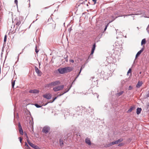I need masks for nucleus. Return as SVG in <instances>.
<instances>
[{"mask_svg": "<svg viewBox=\"0 0 149 149\" xmlns=\"http://www.w3.org/2000/svg\"><path fill=\"white\" fill-rule=\"evenodd\" d=\"M135 108L134 107H131L127 111V113H129L131 112Z\"/></svg>", "mask_w": 149, "mask_h": 149, "instance_id": "obj_17", "label": "nucleus"}, {"mask_svg": "<svg viewBox=\"0 0 149 149\" xmlns=\"http://www.w3.org/2000/svg\"><path fill=\"white\" fill-rule=\"evenodd\" d=\"M35 70L36 72L38 74V75L39 76H41L42 74V72H41L39 70L38 68L36 67H35Z\"/></svg>", "mask_w": 149, "mask_h": 149, "instance_id": "obj_6", "label": "nucleus"}, {"mask_svg": "<svg viewBox=\"0 0 149 149\" xmlns=\"http://www.w3.org/2000/svg\"><path fill=\"white\" fill-rule=\"evenodd\" d=\"M147 106L149 107V102L148 103Z\"/></svg>", "mask_w": 149, "mask_h": 149, "instance_id": "obj_41", "label": "nucleus"}, {"mask_svg": "<svg viewBox=\"0 0 149 149\" xmlns=\"http://www.w3.org/2000/svg\"><path fill=\"white\" fill-rule=\"evenodd\" d=\"M25 146L26 147H29L28 145L27 144V143H26V142L25 143Z\"/></svg>", "mask_w": 149, "mask_h": 149, "instance_id": "obj_34", "label": "nucleus"}, {"mask_svg": "<svg viewBox=\"0 0 149 149\" xmlns=\"http://www.w3.org/2000/svg\"><path fill=\"white\" fill-rule=\"evenodd\" d=\"M70 89V88H68L66 89L64 91V92L62 94L60 95V96L62 95L64 93H65L66 92H68L69 90Z\"/></svg>", "mask_w": 149, "mask_h": 149, "instance_id": "obj_19", "label": "nucleus"}, {"mask_svg": "<svg viewBox=\"0 0 149 149\" xmlns=\"http://www.w3.org/2000/svg\"><path fill=\"white\" fill-rule=\"evenodd\" d=\"M55 100L54 98H53V100H52V102H53Z\"/></svg>", "mask_w": 149, "mask_h": 149, "instance_id": "obj_38", "label": "nucleus"}, {"mask_svg": "<svg viewBox=\"0 0 149 149\" xmlns=\"http://www.w3.org/2000/svg\"><path fill=\"white\" fill-rule=\"evenodd\" d=\"M61 84V82L59 81H56L48 84L47 85L48 87L51 86H55Z\"/></svg>", "mask_w": 149, "mask_h": 149, "instance_id": "obj_2", "label": "nucleus"}, {"mask_svg": "<svg viewBox=\"0 0 149 149\" xmlns=\"http://www.w3.org/2000/svg\"><path fill=\"white\" fill-rule=\"evenodd\" d=\"M18 127H19V133H20V134L21 135H23V132L22 128L21 125H20V123L19 124Z\"/></svg>", "mask_w": 149, "mask_h": 149, "instance_id": "obj_8", "label": "nucleus"}, {"mask_svg": "<svg viewBox=\"0 0 149 149\" xmlns=\"http://www.w3.org/2000/svg\"><path fill=\"white\" fill-rule=\"evenodd\" d=\"M132 72V70L131 68H130L127 72V75H129V73H131Z\"/></svg>", "mask_w": 149, "mask_h": 149, "instance_id": "obj_23", "label": "nucleus"}, {"mask_svg": "<svg viewBox=\"0 0 149 149\" xmlns=\"http://www.w3.org/2000/svg\"><path fill=\"white\" fill-rule=\"evenodd\" d=\"M96 47V45L95 43H94L93 44V47L92 48V50H91V54H93L94 52V51L95 50V48Z\"/></svg>", "mask_w": 149, "mask_h": 149, "instance_id": "obj_14", "label": "nucleus"}, {"mask_svg": "<svg viewBox=\"0 0 149 149\" xmlns=\"http://www.w3.org/2000/svg\"><path fill=\"white\" fill-rule=\"evenodd\" d=\"M19 141H20V143H22V139L21 138V137H19Z\"/></svg>", "mask_w": 149, "mask_h": 149, "instance_id": "obj_31", "label": "nucleus"}, {"mask_svg": "<svg viewBox=\"0 0 149 149\" xmlns=\"http://www.w3.org/2000/svg\"><path fill=\"white\" fill-rule=\"evenodd\" d=\"M39 92V91L37 89H33L30 90L29 92L31 93H37Z\"/></svg>", "mask_w": 149, "mask_h": 149, "instance_id": "obj_11", "label": "nucleus"}, {"mask_svg": "<svg viewBox=\"0 0 149 149\" xmlns=\"http://www.w3.org/2000/svg\"><path fill=\"white\" fill-rule=\"evenodd\" d=\"M141 108H138L136 109V113L137 114H139L141 113Z\"/></svg>", "mask_w": 149, "mask_h": 149, "instance_id": "obj_18", "label": "nucleus"}, {"mask_svg": "<svg viewBox=\"0 0 149 149\" xmlns=\"http://www.w3.org/2000/svg\"><path fill=\"white\" fill-rule=\"evenodd\" d=\"M64 87L63 85H61L58 86H55L53 88V90L55 92L62 90Z\"/></svg>", "mask_w": 149, "mask_h": 149, "instance_id": "obj_1", "label": "nucleus"}, {"mask_svg": "<svg viewBox=\"0 0 149 149\" xmlns=\"http://www.w3.org/2000/svg\"><path fill=\"white\" fill-rule=\"evenodd\" d=\"M38 51L39 50L37 49V47L36 46L35 49V52L37 53Z\"/></svg>", "mask_w": 149, "mask_h": 149, "instance_id": "obj_28", "label": "nucleus"}, {"mask_svg": "<svg viewBox=\"0 0 149 149\" xmlns=\"http://www.w3.org/2000/svg\"><path fill=\"white\" fill-rule=\"evenodd\" d=\"M120 142V140H118L117 141H114L113 142L111 143V145H113L115 144H118Z\"/></svg>", "mask_w": 149, "mask_h": 149, "instance_id": "obj_16", "label": "nucleus"}, {"mask_svg": "<svg viewBox=\"0 0 149 149\" xmlns=\"http://www.w3.org/2000/svg\"><path fill=\"white\" fill-rule=\"evenodd\" d=\"M27 141L28 144L31 147H32L33 148L35 145L32 143H31L29 140V139L27 140Z\"/></svg>", "mask_w": 149, "mask_h": 149, "instance_id": "obj_15", "label": "nucleus"}, {"mask_svg": "<svg viewBox=\"0 0 149 149\" xmlns=\"http://www.w3.org/2000/svg\"><path fill=\"white\" fill-rule=\"evenodd\" d=\"M81 69H82V68H81V69H80V70L79 73V74L77 76V77L76 78V79L78 77V76H79V74L81 72Z\"/></svg>", "mask_w": 149, "mask_h": 149, "instance_id": "obj_32", "label": "nucleus"}, {"mask_svg": "<svg viewBox=\"0 0 149 149\" xmlns=\"http://www.w3.org/2000/svg\"><path fill=\"white\" fill-rule=\"evenodd\" d=\"M85 142L89 145H91V144L90 139L87 137L85 139Z\"/></svg>", "mask_w": 149, "mask_h": 149, "instance_id": "obj_10", "label": "nucleus"}, {"mask_svg": "<svg viewBox=\"0 0 149 149\" xmlns=\"http://www.w3.org/2000/svg\"><path fill=\"white\" fill-rule=\"evenodd\" d=\"M12 86L13 88L14 87V85L15 84V81H14L13 82H12Z\"/></svg>", "mask_w": 149, "mask_h": 149, "instance_id": "obj_27", "label": "nucleus"}, {"mask_svg": "<svg viewBox=\"0 0 149 149\" xmlns=\"http://www.w3.org/2000/svg\"><path fill=\"white\" fill-rule=\"evenodd\" d=\"M146 43V40L145 39H143L141 41V45H142L145 44Z\"/></svg>", "mask_w": 149, "mask_h": 149, "instance_id": "obj_20", "label": "nucleus"}, {"mask_svg": "<svg viewBox=\"0 0 149 149\" xmlns=\"http://www.w3.org/2000/svg\"><path fill=\"white\" fill-rule=\"evenodd\" d=\"M93 1L94 2V4H95L96 3V0H93Z\"/></svg>", "mask_w": 149, "mask_h": 149, "instance_id": "obj_35", "label": "nucleus"}, {"mask_svg": "<svg viewBox=\"0 0 149 149\" xmlns=\"http://www.w3.org/2000/svg\"><path fill=\"white\" fill-rule=\"evenodd\" d=\"M22 19V17H20L16 19L15 22V24L17 25V28L19 25L21 24V22Z\"/></svg>", "mask_w": 149, "mask_h": 149, "instance_id": "obj_3", "label": "nucleus"}, {"mask_svg": "<svg viewBox=\"0 0 149 149\" xmlns=\"http://www.w3.org/2000/svg\"><path fill=\"white\" fill-rule=\"evenodd\" d=\"M114 19H113L112 21H111L109 22V23H108V24H107L106 25V26H105V29H104V31H106V29H107V27L108 26V25H109V24L110 23V22H112L113 21V20H114Z\"/></svg>", "mask_w": 149, "mask_h": 149, "instance_id": "obj_21", "label": "nucleus"}, {"mask_svg": "<svg viewBox=\"0 0 149 149\" xmlns=\"http://www.w3.org/2000/svg\"><path fill=\"white\" fill-rule=\"evenodd\" d=\"M35 106L37 108L40 107H41V106H40L38 104H35Z\"/></svg>", "mask_w": 149, "mask_h": 149, "instance_id": "obj_29", "label": "nucleus"}, {"mask_svg": "<svg viewBox=\"0 0 149 149\" xmlns=\"http://www.w3.org/2000/svg\"><path fill=\"white\" fill-rule=\"evenodd\" d=\"M15 2L16 4H17V0H15Z\"/></svg>", "mask_w": 149, "mask_h": 149, "instance_id": "obj_36", "label": "nucleus"}, {"mask_svg": "<svg viewBox=\"0 0 149 149\" xmlns=\"http://www.w3.org/2000/svg\"><path fill=\"white\" fill-rule=\"evenodd\" d=\"M70 62H71V63H73L74 62V60H72V59H71V60H70Z\"/></svg>", "mask_w": 149, "mask_h": 149, "instance_id": "obj_33", "label": "nucleus"}, {"mask_svg": "<svg viewBox=\"0 0 149 149\" xmlns=\"http://www.w3.org/2000/svg\"><path fill=\"white\" fill-rule=\"evenodd\" d=\"M132 88V87L131 86H130L129 87V90H131V89Z\"/></svg>", "mask_w": 149, "mask_h": 149, "instance_id": "obj_37", "label": "nucleus"}, {"mask_svg": "<svg viewBox=\"0 0 149 149\" xmlns=\"http://www.w3.org/2000/svg\"><path fill=\"white\" fill-rule=\"evenodd\" d=\"M50 128L49 127H45L42 129V131L45 133H47L49 131Z\"/></svg>", "mask_w": 149, "mask_h": 149, "instance_id": "obj_7", "label": "nucleus"}, {"mask_svg": "<svg viewBox=\"0 0 149 149\" xmlns=\"http://www.w3.org/2000/svg\"><path fill=\"white\" fill-rule=\"evenodd\" d=\"M59 143H60V145L61 146H62V145H63V141L62 140H61V139H60L59 140Z\"/></svg>", "mask_w": 149, "mask_h": 149, "instance_id": "obj_24", "label": "nucleus"}, {"mask_svg": "<svg viewBox=\"0 0 149 149\" xmlns=\"http://www.w3.org/2000/svg\"><path fill=\"white\" fill-rule=\"evenodd\" d=\"M33 148L35 149H40V148L38 146L35 145Z\"/></svg>", "mask_w": 149, "mask_h": 149, "instance_id": "obj_25", "label": "nucleus"}, {"mask_svg": "<svg viewBox=\"0 0 149 149\" xmlns=\"http://www.w3.org/2000/svg\"><path fill=\"white\" fill-rule=\"evenodd\" d=\"M58 96V95L57 97H55V98H54V99L55 100H56V99L57 98V97Z\"/></svg>", "mask_w": 149, "mask_h": 149, "instance_id": "obj_40", "label": "nucleus"}, {"mask_svg": "<svg viewBox=\"0 0 149 149\" xmlns=\"http://www.w3.org/2000/svg\"><path fill=\"white\" fill-rule=\"evenodd\" d=\"M146 97H149V91H148V93L147 94H146Z\"/></svg>", "mask_w": 149, "mask_h": 149, "instance_id": "obj_30", "label": "nucleus"}, {"mask_svg": "<svg viewBox=\"0 0 149 149\" xmlns=\"http://www.w3.org/2000/svg\"><path fill=\"white\" fill-rule=\"evenodd\" d=\"M58 71L59 73L61 74H63L65 73L64 68H59L58 70Z\"/></svg>", "mask_w": 149, "mask_h": 149, "instance_id": "obj_9", "label": "nucleus"}, {"mask_svg": "<svg viewBox=\"0 0 149 149\" xmlns=\"http://www.w3.org/2000/svg\"><path fill=\"white\" fill-rule=\"evenodd\" d=\"M111 17H112L113 18V16H111Z\"/></svg>", "mask_w": 149, "mask_h": 149, "instance_id": "obj_43", "label": "nucleus"}, {"mask_svg": "<svg viewBox=\"0 0 149 149\" xmlns=\"http://www.w3.org/2000/svg\"><path fill=\"white\" fill-rule=\"evenodd\" d=\"M142 84L143 82L142 81H139L136 84V86L137 88H139Z\"/></svg>", "mask_w": 149, "mask_h": 149, "instance_id": "obj_13", "label": "nucleus"}, {"mask_svg": "<svg viewBox=\"0 0 149 149\" xmlns=\"http://www.w3.org/2000/svg\"><path fill=\"white\" fill-rule=\"evenodd\" d=\"M7 37V35H6L4 36V42H6V41Z\"/></svg>", "mask_w": 149, "mask_h": 149, "instance_id": "obj_26", "label": "nucleus"}, {"mask_svg": "<svg viewBox=\"0 0 149 149\" xmlns=\"http://www.w3.org/2000/svg\"><path fill=\"white\" fill-rule=\"evenodd\" d=\"M141 72H140L139 73H140V74H141Z\"/></svg>", "mask_w": 149, "mask_h": 149, "instance_id": "obj_42", "label": "nucleus"}, {"mask_svg": "<svg viewBox=\"0 0 149 149\" xmlns=\"http://www.w3.org/2000/svg\"><path fill=\"white\" fill-rule=\"evenodd\" d=\"M64 69L65 73H66L72 70L73 69V68L72 67H68L64 68Z\"/></svg>", "mask_w": 149, "mask_h": 149, "instance_id": "obj_4", "label": "nucleus"}, {"mask_svg": "<svg viewBox=\"0 0 149 149\" xmlns=\"http://www.w3.org/2000/svg\"><path fill=\"white\" fill-rule=\"evenodd\" d=\"M123 93V91H121L119 93H118L117 95L118 96H120Z\"/></svg>", "mask_w": 149, "mask_h": 149, "instance_id": "obj_22", "label": "nucleus"}, {"mask_svg": "<svg viewBox=\"0 0 149 149\" xmlns=\"http://www.w3.org/2000/svg\"><path fill=\"white\" fill-rule=\"evenodd\" d=\"M143 48H142L139 51L136 56V58H137L138 57V56L140 55L141 54V53L143 52Z\"/></svg>", "mask_w": 149, "mask_h": 149, "instance_id": "obj_12", "label": "nucleus"}, {"mask_svg": "<svg viewBox=\"0 0 149 149\" xmlns=\"http://www.w3.org/2000/svg\"><path fill=\"white\" fill-rule=\"evenodd\" d=\"M44 98H46L47 99H50L52 97V95L51 94H46L43 95Z\"/></svg>", "mask_w": 149, "mask_h": 149, "instance_id": "obj_5", "label": "nucleus"}, {"mask_svg": "<svg viewBox=\"0 0 149 149\" xmlns=\"http://www.w3.org/2000/svg\"><path fill=\"white\" fill-rule=\"evenodd\" d=\"M133 14H130V15H126L125 16H130V15H133Z\"/></svg>", "mask_w": 149, "mask_h": 149, "instance_id": "obj_39", "label": "nucleus"}]
</instances>
